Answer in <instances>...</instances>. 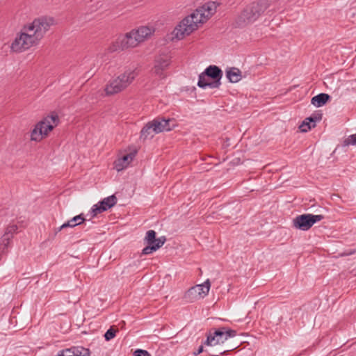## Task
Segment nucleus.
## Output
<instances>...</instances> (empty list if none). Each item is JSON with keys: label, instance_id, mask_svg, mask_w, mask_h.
I'll return each mask as SVG.
<instances>
[{"label": "nucleus", "instance_id": "6ab92c4d", "mask_svg": "<svg viewBox=\"0 0 356 356\" xmlns=\"http://www.w3.org/2000/svg\"><path fill=\"white\" fill-rule=\"evenodd\" d=\"M165 242V238L164 236L160 237L157 240L156 244H147V245L143 248V254H149L154 251L159 249Z\"/></svg>", "mask_w": 356, "mask_h": 356}, {"label": "nucleus", "instance_id": "20e7f679", "mask_svg": "<svg viewBox=\"0 0 356 356\" xmlns=\"http://www.w3.org/2000/svg\"><path fill=\"white\" fill-rule=\"evenodd\" d=\"M59 118L56 113H51L38 122L31 131V140L40 142L47 138L49 133L58 125Z\"/></svg>", "mask_w": 356, "mask_h": 356}, {"label": "nucleus", "instance_id": "f257e3e1", "mask_svg": "<svg viewBox=\"0 0 356 356\" xmlns=\"http://www.w3.org/2000/svg\"><path fill=\"white\" fill-rule=\"evenodd\" d=\"M54 24L53 17L43 16L35 19L32 23L24 25L21 33L17 35L11 44L12 51L22 52L38 44Z\"/></svg>", "mask_w": 356, "mask_h": 356}, {"label": "nucleus", "instance_id": "5701e85b", "mask_svg": "<svg viewBox=\"0 0 356 356\" xmlns=\"http://www.w3.org/2000/svg\"><path fill=\"white\" fill-rule=\"evenodd\" d=\"M319 120V118H316V117H315V118L310 117L309 118H307L306 120L304 121L300 127L301 131L307 132V131H309L312 129V127H315V123H316V120Z\"/></svg>", "mask_w": 356, "mask_h": 356}, {"label": "nucleus", "instance_id": "bb28decb", "mask_svg": "<svg viewBox=\"0 0 356 356\" xmlns=\"http://www.w3.org/2000/svg\"><path fill=\"white\" fill-rule=\"evenodd\" d=\"M118 332V329L115 326H111L105 333L104 337L106 341H110L113 339L116 333Z\"/></svg>", "mask_w": 356, "mask_h": 356}, {"label": "nucleus", "instance_id": "4468645a", "mask_svg": "<svg viewBox=\"0 0 356 356\" xmlns=\"http://www.w3.org/2000/svg\"><path fill=\"white\" fill-rule=\"evenodd\" d=\"M137 72L132 68H128L124 72L116 76L120 83L126 89L134 80L137 76Z\"/></svg>", "mask_w": 356, "mask_h": 356}, {"label": "nucleus", "instance_id": "473e14b6", "mask_svg": "<svg viewBox=\"0 0 356 356\" xmlns=\"http://www.w3.org/2000/svg\"><path fill=\"white\" fill-rule=\"evenodd\" d=\"M227 350H224L221 354L226 353Z\"/></svg>", "mask_w": 356, "mask_h": 356}, {"label": "nucleus", "instance_id": "f3484780", "mask_svg": "<svg viewBox=\"0 0 356 356\" xmlns=\"http://www.w3.org/2000/svg\"><path fill=\"white\" fill-rule=\"evenodd\" d=\"M199 8L202 10L200 17H204V19L207 20L216 12V5L215 2H209L199 7Z\"/></svg>", "mask_w": 356, "mask_h": 356}, {"label": "nucleus", "instance_id": "6e6552de", "mask_svg": "<svg viewBox=\"0 0 356 356\" xmlns=\"http://www.w3.org/2000/svg\"><path fill=\"white\" fill-rule=\"evenodd\" d=\"M236 336V331L227 330L225 327L216 330L213 334L207 337L206 344L210 346H215L224 343L229 338Z\"/></svg>", "mask_w": 356, "mask_h": 356}, {"label": "nucleus", "instance_id": "a878e982", "mask_svg": "<svg viewBox=\"0 0 356 356\" xmlns=\"http://www.w3.org/2000/svg\"><path fill=\"white\" fill-rule=\"evenodd\" d=\"M12 238L3 234L0 240V250L3 252L10 243Z\"/></svg>", "mask_w": 356, "mask_h": 356}, {"label": "nucleus", "instance_id": "7ed1b4c3", "mask_svg": "<svg viewBox=\"0 0 356 356\" xmlns=\"http://www.w3.org/2000/svg\"><path fill=\"white\" fill-rule=\"evenodd\" d=\"M202 10L197 8L194 12L184 17L177 24L172 31V34L177 40L183 39L186 35H189L198 28L197 24L207 21L201 17Z\"/></svg>", "mask_w": 356, "mask_h": 356}, {"label": "nucleus", "instance_id": "cd10ccee", "mask_svg": "<svg viewBox=\"0 0 356 356\" xmlns=\"http://www.w3.org/2000/svg\"><path fill=\"white\" fill-rule=\"evenodd\" d=\"M17 226L15 225H12L8 226L6 228L4 234L8 235L10 237L13 238V234L17 232Z\"/></svg>", "mask_w": 356, "mask_h": 356}, {"label": "nucleus", "instance_id": "2eb2a0df", "mask_svg": "<svg viewBox=\"0 0 356 356\" xmlns=\"http://www.w3.org/2000/svg\"><path fill=\"white\" fill-rule=\"evenodd\" d=\"M89 350L82 346L72 347L60 351L58 356H88Z\"/></svg>", "mask_w": 356, "mask_h": 356}, {"label": "nucleus", "instance_id": "39448f33", "mask_svg": "<svg viewBox=\"0 0 356 356\" xmlns=\"http://www.w3.org/2000/svg\"><path fill=\"white\" fill-rule=\"evenodd\" d=\"M221 76L222 72L220 68H206L205 71L199 76L197 85L202 88H217L220 84Z\"/></svg>", "mask_w": 356, "mask_h": 356}, {"label": "nucleus", "instance_id": "f03ea898", "mask_svg": "<svg viewBox=\"0 0 356 356\" xmlns=\"http://www.w3.org/2000/svg\"><path fill=\"white\" fill-rule=\"evenodd\" d=\"M270 6L268 0H258L247 5L236 16L234 26L236 28H244L254 23Z\"/></svg>", "mask_w": 356, "mask_h": 356}, {"label": "nucleus", "instance_id": "a211bd4d", "mask_svg": "<svg viewBox=\"0 0 356 356\" xmlns=\"http://www.w3.org/2000/svg\"><path fill=\"white\" fill-rule=\"evenodd\" d=\"M226 75L232 83L238 82L244 76L239 68H229Z\"/></svg>", "mask_w": 356, "mask_h": 356}, {"label": "nucleus", "instance_id": "9b49d317", "mask_svg": "<svg viewBox=\"0 0 356 356\" xmlns=\"http://www.w3.org/2000/svg\"><path fill=\"white\" fill-rule=\"evenodd\" d=\"M153 127L154 134H159L163 131H168L177 127V122L174 119L157 118L151 122Z\"/></svg>", "mask_w": 356, "mask_h": 356}, {"label": "nucleus", "instance_id": "7c9ffc66", "mask_svg": "<svg viewBox=\"0 0 356 356\" xmlns=\"http://www.w3.org/2000/svg\"><path fill=\"white\" fill-rule=\"evenodd\" d=\"M202 351H203V346H201L199 348V349H198V350H197V353L196 354H197V355H198V354H200Z\"/></svg>", "mask_w": 356, "mask_h": 356}, {"label": "nucleus", "instance_id": "c85d7f7f", "mask_svg": "<svg viewBox=\"0 0 356 356\" xmlns=\"http://www.w3.org/2000/svg\"><path fill=\"white\" fill-rule=\"evenodd\" d=\"M344 145H356V134L349 136L344 140Z\"/></svg>", "mask_w": 356, "mask_h": 356}, {"label": "nucleus", "instance_id": "4be33fe9", "mask_svg": "<svg viewBox=\"0 0 356 356\" xmlns=\"http://www.w3.org/2000/svg\"><path fill=\"white\" fill-rule=\"evenodd\" d=\"M84 221V218L81 215L76 216L68 220L67 222L63 224L60 228L59 231L66 227H74L76 225L81 224Z\"/></svg>", "mask_w": 356, "mask_h": 356}, {"label": "nucleus", "instance_id": "9d476101", "mask_svg": "<svg viewBox=\"0 0 356 356\" xmlns=\"http://www.w3.org/2000/svg\"><path fill=\"white\" fill-rule=\"evenodd\" d=\"M116 203L117 198L113 195L104 198L102 201L92 207L90 211V218L97 217L102 212L113 207Z\"/></svg>", "mask_w": 356, "mask_h": 356}, {"label": "nucleus", "instance_id": "2f4dec72", "mask_svg": "<svg viewBox=\"0 0 356 356\" xmlns=\"http://www.w3.org/2000/svg\"><path fill=\"white\" fill-rule=\"evenodd\" d=\"M208 67H218L217 65H209Z\"/></svg>", "mask_w": 356, "mask_h": 356}, {"label": "nucleus", "instance_id": "aec40b11", "mask_svg": "<svg viewBox=\"0 0 356 356\" xmlns=\"http://www.w3.org/2000/svg\"><path fill=\"white\" fill-rule=\"evenodd\" d=\"M154 67H169L171 64V58L168 54H159L155 58Z\"/></svg>", "mask_w": 356, "mask_h": 356}, {"label": "nucleus", "instance_id": "ddd939ff", "mask_svg": "<svg viewBox=\"0 0 356 356\" xmlns=\"http://www.w3.org/2000/svg\"><path fill=\"white\" fill-rule=\"evenodd\" d=\"M124 90L118 79L114 77L105 85L104 92L106 96H113Z\"/></svg>", "mask_w": 356, "mask_h": 356}, {"label": "nucleus", "instance_id": "1a4fd4ad", "mask_svg": "<svg viewBox=\"0 0 356 356\" xmlns=\"http://www.w3.org/2000/svg\"><path fill=\"white\" fill-rule=\"evenodd\" d=\"M211 287L209 280L203 284H197L191 288L186 293V298L190 301L193 302L204 298L209 293Z\"/></svg>", "mask_w": 356, "mask_h": 356}, {"label": "nucleus", "instance_id": "0eeeda50", "mask_svg": "<svg viewBox=\"0 0 356 356\" xmlns=\"http://www.w3.org/2000/svg\"><path fill=\"white\" fill-rule=\"evenodd\" d=\"M324 218L323 215L302 214L293 220V226L302 231L309 229L316 222Z\"/></svg>", "mask_w": 356, "mask_h": 356}, {"label": "nucleus", "instance_id": "423d86ee", "mask_svg": "<svg viewBox=\"0 0 356 356\" xmlns=\"http://www.w3.org/2000/svg\"><path fill=\"white\" fill-rule=\"evenodd\" d=\"M137 41L134 33L130 31L123 35H120L116 40L108 47V51L113 53L134 48L138 44Z\"/></svg>", "mask_w": 356, "mask_h": 356}, {"label": "nucleus", "instance_id": "c756f323", "mask_svg": "<svg viewBox=\"0 0 356 356\" xmlns=\"http://www.w3.org/2000/svg\"><path fill=\"white\" fill-rule=\"evenodd\" d=\"M135 356H150L149 353L145 350L138 349L135 351Z\"/></svg>", "mask_w": 356, "mask_h": 356}, {"label": "nucleus", "instance_id": "dca6fc26", "mask_svg": "<svg viewBox=\"0 0 356 356\" xmlns=\"http://www.w3.org/2000/svg\"><path fill=\"white\" fill-rule=\"evenodd\" d=\"M131 31L134 33V36L136 39H137V42L139 44L147 37L150 36L154 30L150 29L148 26H140L137 30L134 29Z\"/></svg>", "mask_w": 356, "mask_h": 356}, {"label": "nucleus", "instance_id": "393cba45", "mask_svg": "<svg viewBox=\"0 0 356 356\" xmlns=\"http://www.w3.org/2000/svg\"><path fill=\"white\" fill-rule=\"evenodd\" d=\"M141 137L147 138L148 136H153L154 134L153 132V127H152L151 122L147 123L140 131Z\"/></svg>", "mask_w": 356, "mask_h": 356}, {"label": "nucleus", "instance_id": "f8f14e48", "mask_svg": "<svg viewBox=\"0 0 356 356\" xmlns=\"http://www.w3.org/2000/svg\"><path fill=\"white\" fill-rule=\"evenodd\" d=\"M135 156V152L120 154L114 163L115 168L118 171H121L127 168L133 161Z\"/></svg>", "mask_w": 356, "mask_h": 356}, {"label": "nucleus", "instance_id": "412c9836", "mask_svg": "<svg viewBox=\"0 0 356 356\" xmlns=\"http://www.w3.org/2000/svg\"><path fill=\"white\" fill-rule=\"evenodd\" d=\"M330 96L325 93H321L316 96H314L312 99V104L316 107H321L325 104L328 101Z\"/></svg>", "mask_w": 356, "mask_h": 356}, {"label": "nucleus", "instance_id": "b1692460", "mask_svg": "<svg viewBox=\"0 0 356 356\" xmlns=\"http://www.w3.org/2000/svg\"><path fill=\"white\" fill-rule=\"evenodd\" d=\"M159 238H156V232L154 230L147 232L144 241L147 244H156Z\"/></svg>", "mask_w": 356, "mask_h": 356}]
</instances>
